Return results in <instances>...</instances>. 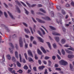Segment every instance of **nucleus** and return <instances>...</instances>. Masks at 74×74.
Masks as SVG:
<instances>
[{
    "instance_id": "864d4df0",
    "label": "nucleus",
    "mask_w": 74,
    "mask_h": 74,
    "mask_svg": "<svg viewBox=\"0 0 74 74\" xmlns=\"http://www.w3.org/2000/svg\"><path fill=\"white\" fill-rule=\"evenodd\" d=\"M29 62H34V61L32 58H30L29 59Z\"/></svg>"
},
{
    "instance_id": "393cba45",
    "label": "nucleus",
    "mask_w": 74,
    "mask_h": 74,
    "mask_svg": "<svg viewBox=\"0 0 74 74\" xmlns=\"http://www.w3.org/2000/svg\"><path fill=\"white\" fill-rule=\"evenodd\" d=\"M61 42L62 44H64L66 42V40L64 39H63L61 40Z\"/></svg>"
},
{
    "instance_id": "f3484780",
    "label": "nucleus",
    "mask_w": 74,
    "mask_h": 74,
    "mask_svg": "<svg viewBox=\"0 0 74 74\" xmlns=\"http://www.w3.org/2000/svg\"><path fill=\"white\" fill-rule=\"evenodd\" d=\"M69 66L71 71H73L74 70V69H73V65L71 64H70Z\"/></svg>"
},
{
    "instance_id": "13d9d810",
    "label": "nucleus",
    "mask_w": 74,
    "mask_h": 74,
    "mask_svg": "<svg viewBox=\"0 0 74 74\" xmlns=\"http://www.w3.org/2000/svg\"><path fill=\"white\" fill-rule=\"evenodd\" d=\"M16 37V35L15 34H14L12 36V38L14 39V38H15Z\"/></svg>"
},
{
    "instance_id": "bb28decb",
    "label": "nucleus",
    "mask_w": 74,
    "mask_h": 74,
    "mask_svg": "<svg viewBox=\"0 0 74 74\" xmlns=\"http://www.w3.org/2000/svg\"><path fill=\"white\" fill-rule=\"evenodd\" d=\"M12 60L13 62H16L15 58L14 57H12Z\"/></svg>"
},
{
    "instance_id": "5701e85b",
    "label": "nucleus",
    "mask_w": 74,
    "mask_h": 74,
    "mask_svg": "<svg viewBox=\"0 0 74 74\" xmlns=\"http://www.w3.org/2000/svg\"><path fill=\"white\" fill-rule=\"evenodd\" d=\"M40 30L41 32H42L43 35H45V31L44 30V29H42L41 28H40Z\"/></svg>"
},
{
    "instance_id": "0e129e2a",
    "label": "nucleus",
    "mask_w": 74,
    "mask_h": 74,
    "mask_svg": "<svg viewBox=\"0 0 74 74\" xmlns=\"http://www.w3.org/2000/svg\"><path fill=\"white\" fill-rule=\"evenodd\" d=\"M44 74H48V71H47V69H46L45 70V71L44 72Z\"/></svg>"
},
{
    "instance_id": "ea45409f",
    "label": "nucleus",
    "mask_w": 74,
    "mask_h": 74,
    "mask_svg": "<svg viewBox=\"0 0 74 74\" xmlns=\"http://www.w3.org/2000/svg\"><path fill=\"white\" fill-rule=\"evenodd\" d=\"M22 23L23 25H24V26H25V27H27L28 26L27 25L26 23L23 22Z\"/></svg>"
},
{
    "instance_id": "e2e57ef3",
    "label": "nucleus",
    "mask_w": 74,
    "mask_h": 74,
    "mask_svg": "<svg viewBox=\"0 0 74 74\" xmlns=\"http://www.w3.org/2000/svg\"><path fill=\"white\" fill-rule=\"evenodd\" d=\"M42 63H43L45 64H47V62L45 61H42Z\"/></svg>"
},
{
    "instance_id": "774afa93",
    "label": "nucleus",
    "mask_w": 74,
    "mask_h": 74,
    "mask_svg": "<svg viewBox=\"0 0 74 74\" xmlns=\"http://www.w3.org/2000/svg\"><path fill=\"white\" fill-rule=\"evenodd\" d=\"M38 63L39 64H41V63H42L41 61L40 60H38Z\"/></svg>"
},
{
    "instance_id": "09e8293b",
    "label": "nucleus",
    "mask_w": 74,
    "mask_h": 74,
    "mask_svg": "<svg viewBox=\"0 0 74 74\" xmlns=\"http://www.w3.org/2000/svg\"><path fill=\"white\" fill-rule=\"evenodd\" d=\"M65 7H70V5L68 3L65 5Z\"/></svg>"
},
{
    "instance_id": "4d7b16f0",
    "label": "nucleus",
    "mask_w": 74,
    "mask_h": 74,
    "mask_svg": "<svg viewBox=\"0 0 74 74\" xmlns=\"http://www.w3.org/2000/svg\"><path fill=\"white\" fill-rule=\"evenodd\" d=\"M34 37L32 36H31V38H30V40L31 41H32L33 39H34Z\"/></svg>"
},
{
    "instance_id": "5fc2aeb1",
    "label": "nucleus",
    "mask_w": 74,
    "mask_h": 74,
    "mask_svg": "<svg viewBox=\"0 0 74 74\" xmlns=\"http://www.w3.org/2000/svg\"><path fill=\"white\" fill-rule=\"evenodd\" d=\"M36 66H34L33 67V69L35 71H37V69H36Z\"/></svg>"
},
{
    "instance_id": "412c9836",
    "label": "nucleus",
    "mask_w": 74,
    "mask_h": 74,
    "mask_svg": "<svg viewBox=\"0 0 74 74\" xmlns=\"http://www.w3.org/2000/svg\"><path fill=\"white\" fill-rule=\"evenodd\" d=\"M44 68H45V66L43 65H42L38 67V69H40V70H43Z\"/></svg>"
},
{
    "instance_id": "c756f323",
    "label": "nucleus",
    "mask_w": 74,
    "mask_h": 74,
    "mask_svg": "<svg viewBox=\"0 0 74 74\" xmlns=\"http://www.w3.org/2000/svg\"><path fill=\"white\" fill-rule=\"evenodd\" d=\"M40 11H42V12H43V13H45V14H46V13H47L46 11H45V10H43L42 9H40Z\"/></svg>"
},
{
    "instance_id": "f257e3e1",
    "label": "nucleus",
    "mask_w": 74,
    "mask_h": 74,
    "mask_svg": "<svg viewBox=\"0 0 74 74\" xmlns=\"http://www.w3.org/2000/svg\"><path fill=\"white\" fill-rule=\"evenodd\" d=\"M19 42L20 47L21 48H23V43L22 38H20L19 40Z\"/></svg>"
},
{
    "instance_id": "9b49d317",
    "label": "nucleus",
    "mask_w": 74,
    "mask_h": 74,
    "mask_svg": "<svg viewBox=\"0 0 74 74\" xmlns=\"http://www.w3.org/2000/svg\"><path fill=\"white\" fill-rule=\"evenodd\" d=\"M37 52L39 55H42V52L39 49H37Z\"/></svg>"
},
{
    "instance_id": "3c124183",
    "label": "nucleus",
    "mask_w": 74,
    "mask_h": 74,
    "mask_svg": "<svg viewBox=\"0 0 74 74\" xmlns=\"http://www.w3.org/2000/svg\"><path fill=\"white\" fill-rule=\"evenodd\" d=\"M52 59L53 60H55L56 59V56H52Z\"/></svg>"
},
{
    "instance_id": "4c0bfd02",
    "label": "nucleus",
    "mask_w": 74,
    "mask_h": 74,
    "mask_svg": "<svg viewBox=\"0 0 74 74\" xmlns=\"http://www.w3.org/2000/svg\"><path fill=\"white\" fill-rule=\"evenodd\" d=\"M4 13L5 18H8V15H7V13H6V12H4Z\"/></svg>"
},
{
    "instance_id": "052dcab7",
    "label": "nucleus",
    "mask_w": 74,
    "mask_h": 74,
    "mask_svg": "<svg viewBox=\"0 0 74 74\" xmlns=\"http://www.w3.org/2000/svg\"><path fill=\"white\" fill-rule=\"evenodd\" d=\"M57 56L59 60H60L61 59V58H60V56L58 55H57Z\"/></svg>"
},
{
    "instance_id": "6ab92c4d",
    "label": "nucleus",
    "mask_w": 74,
    "mask_h": 74,
    "mask_svg": "<svg viewBox=\"0 0 74 74\" xmlns=\"http://www.w3.org/2000/svg\"><path fill=\"white\" fill-rule=\"evenodd\" d=\"M56 41L57 42H59V38L58 36H56L55 37Z\"/></svg>"
},
{
    "instance_id": "72a5a7b5",
    "label": "nucleus",
    "mask_w": 74,
    "mask_h": 74,
    "mask_svg": "<svg viewBox=\"0 0 74 74\" xmlns=\"http://www.w3.org/2000/svg\"><path fill=\"white\" fill-rule=\"evenodd\" d=\"M29 29H30V31H31V32L32 34H33V33H34L33 31V29H32V27H31L29 26Z\"/></svg>"
},
{
    "instance_id": "aec40b11",
    "label": "nucleus",
    "mask_w": 74,
    "mask_h": 74,
    "mask_svg": "<svg viewBox=\"0 0 74 74\" xmlns=\"http://www.w3.org/2000/svg\"><path fill=\"white\" fill-rule=\"evenodd\" d=\"M58 10L59 11H60V10H61V7H60V6H59L58 5H57V6H56Z\"/></svg>"
},
{
    "instance_id": "0eeeda50",
    "label": "nucleus",
    "mask_w": 74,
    "mask_h": 74,
    "mask_svg": "<svg viewBox=\"0 0 74 74\" xmlns=\"http://www.w3.org/2000/svg\"><path fill=\"white\" fill-rule=\"evenodd\" d=\"M40 49L44 53H47V51L46 50L44 49V48L43 47L41 46L40 47Z\"/></svg>"
},
{
    "instance_id": "a18cd8bd",
    "label": "nucleus",
    "mask_w": 74,
    "mask_h": 74,
    "mask_svg": "<svg viewBox=\"0 0 74 74\" xmlns=\"http://www.w3.org/2000/svg\"><path fill=\"white\" fill-rule=\"evenodd\" d=\"M34 56H35V59L36 60H37V59H38V57H37V55L35 54Z\"/></svg>"
},
{
    "instance_id": "7c9ffc66",
    "label": "nucleus",
    "mask_w": 74,
    "mask_h": 74,
    "mask_svg": "<svg viewBox=\"0 0 74 74\" xmlns=\"http://www.w3.org/2000/svg\"><path fill=\"white\" fill-rule=\"evenodd\" d=\"M7 58L8 59V60H10L11 59V56L10 55H7Z\"/></svg>"
},
{
    "instance_id": "680f3d73",
    "label": "nucleus",
    "mask_w": 74,
    "mask_h": 74,
    "mask_svg": "<svg viewBox=\"0 0 74 74\" xmlns=\"http://www.w3.org/2000/svg\"><path fill=\"white\" fill-rule=\"evenodd\" d=\"M71 5L72 6H73V7H74V2L73 1H72L71 2Z\"/></svg>"
},
{
    "instance_id": "de8ad7c7",
    "label": "nucleus",
    "mask_w": 74,
    "mask_h": 74,
    "mask_svg": "<svg viewBox=\"0 0 74 74\" xmlns=\"http://www.w3.org/2000/svg\"><path fill=\"white\" fill-rule=\"evenodd\" d=\"M53 46L54 48L55 49L56 47V45L55 44V43H54L53 44Z\"/></svg>"
},
{
    "instance_id": "e433bc0d",
    "label": "nucleus",
    "mask_w": 74,
    "mask_h": 74,
    "mask_svg": "<svg viewBox=\"0 0 74 74\" xmlns=\"http://www.w3.org/2000/svg\"><path fill=\"white\" fill-rule=\"evenodd\" d=\"M23 69H25V70H27V69H29V68H28L27 66L26 65H25L24 66Z\"/></svg>"
},
{
    "instance_id": "2f4dec72",
    "label": "nucleus",
    "mask_w": 74,
    "mask_h": 74,
    "mask_svg": "<svg viewBox=\"0 0 74 74\" xmlns=\"http://www.w3.org/2000/svg\"><path fill=\"white\" fill-rule=\"evenodd\" d=\"M37 33H38V34H39V35H40V36H41V37L43 36L42 34H41V32L39 30L38 31Z\"/></svg>"
},
{
    "instance_id": "a878e982",
    "label": "nucleus",
    "mask_w": 74,
    "mask_h": 74,
    "mask_svg": "<svg viewBox=\"0 0 74 74\" xmlns=\"http://www.w3.org/2000/svg\"><path fill=\"white\" fill-rule=\"evenodd\" d=\"M15 2H16V3L17 4H18V5H19V6H20V7H22V4H21V3H20V2H19V1H16Z\"/></svg>"
},
{
    "instance_id": "cd10ccee",
    "label": "nucleus",
    "mask_w": 74,
    "mask_h": 74,
    "mask_svg": "<svg viewBox=\"0 0 74 74\" xmlns=\"http://www.w3.org/2000/svg\"><path fill=\"white\" fill-rule=\"evenodd\" d=\"M74 57V56L72 55H68V58H69V59H72Z\"/></svg>"
},
{
    "instance_id": "6e6d98bb",
    "label": "nucleus",
    "mask_w": 74,
    "mask_h": 74,
    "mask_svg": "<svg viewBox=\"0 0 74 74\" xmlns=\"http://www.w3.org/2000/svg\"><path fill=\"white\" fill-rule=\"evenodd\" d=\"M9 49L10 53H11L12 54L13 53V51L12 50H11V48H9Z\"/></svg>"
},
{
    "instance_id": "bf43d9fd",
    "label": "nucleus",
    "mask_w": 74,
    "mask_h": 74,
    "mask_svg": "<svg viewBox=\"0 0 74 74\" xmlns=\"http://www.w3.org/2000/svg\"><path fill=\"white\" fill-rule=\"evenodd\" d=\"M62 30L63 32H66V29L64 28V27H62Z\"/></svg>"
},
{
    "instance_id": "a211bd4d",
    "label": "nucleus",
    "mask_w": 74,
    "mask_h": 74,
    "mask_svg": "<svg viewBox=\"0 0 74 74\" xmlns=\"http://www.w3.org/2000/svg\"><path fill=\"white\" fill-rule=\"evenodd\" d=\"M24 10L25 11V13L27 14V15H29V12L25 8H24Z\"/></svg>"
},
{
    "instance_id": "4be33fe9",
    "label": "nucleus",
    "mask_w": 74,
    "mask_h": 74,
    "mask_svg": "<svg viewBox=\"0 0 74 74\" xmlns=\"http://www.w3.org/2000/svg\"><path fill=\"white\" fill-rule=\"evenodd\" d=\"M25 32H27V33H30V32L28 29H25Z\"/></svg>"
},
{
    "instance_id": "b1692460",
    "label": "nucleus",
    "mask_w": 74,
    "mask_h": 74,
    "mask_svg": "<svg viewBox=\"0 0 74 74\" xmlns=\"http://www.w3.org/2000/svg\"><path fill=\"white\" fill-rule=\"evenodd\" d=\"M49 27L51 30H56V28L54 27L51 26H49Z\"/></svg>"
},
{
    "instance_id": "49530a36",
    "label": "nucleus",
    "mask_w": 74,
    "mask_h": 74,
    "mask_svg": "<svg viewBox=\"0 0 74 74\" xmlns=\"http://www.w3.org/2000/svg\"><path fill=\"white\" fill-rule=\"evenodd\" d=\"M62 52L63 55H65V51H64L63 49H62Z\"/></svg>"
},
{
    "instance_id": "dca6fc26",
    "label": "nucleus",
    "mask_w": 74,
    "mask_h": 74,
    "mask_svg": "<svg viewBox=\"0 0 74 74\" xmlns=\"http://www.w3.org/2000/svg\"><path fill=\"white\" fill-rule=\"evenodd\" d=\"M46 43L47 44L48 46L50 48V49H52V48H51V44H50V43H49V42H46Z\"/></svg>"
},
{
    "instance_id": "4468645a",
    "label": "nucleus",
    "mask_w": 74,
    "mask_h": 74,
    "mask_svg": "<svg viewBox=\"0 0 74 74\" xmlns=\"http://www.w3.org/2000/svg\"><path fill=\"white\" fill-rule=\"evenodd\" d=\"M15 54L16 58L18 59L19 58V56H18V53L17 51H15Z\"/></svg>"
},
{
    "instance_id": "f03ea898",
    "label": "nucleus",
    "mask_w": 74,
    "mask_h": 74,
    "mask_svg": "<svg viewBox=\"0 0 74 74\" xmlns=\"http://www.w3.org/2000/svg\"><path fill=\"white\" fill-rule=\"evenodd\" d=\"M60 64L63 65V66H66V65L68 64V63L67 62L63 60H61L60 61Z\"/></svg>"
},
{
    "instance_id": "423d86ee",
    "label": "nucleus",
    "mask_w": 74,
    "mask_h": 74,
    "mask_svg": "<svg viewBox=\"0 0 74 74\" xmlns=\"http://www.w3.org/2000/svg\"><path fill=\"white\" fill-rule=\"evenodd\" d=\"M28 53L29 55V56H31L32 58H33V54H32V52L31 51V50H29L28 51Z\"/></svg>"
},
{
    "instance_id": "f8f14e48",
    "label": "nucleus",
    "mask_w": 74,
    "mask_h": 74,
    "mask_svg": "<svg viewBox=\"0 0 74 74\" xmlns=\"http://www.w3.org/2000/svg\"><path fill=\"white\" fill-rule=\"evenodd\" d=\"M37 38L40 40V42H42L43 43L44 42V40H43L42 39L41 37L37 36Z\"/></svg>"
},
{
    "instance_id": "473e14b6",
    "label": "nucleus",
    "mask_w": 74,
    "mask_h": 74,
    "mask_svg": "<svg viewBox=\"0 0 74 74\" xmlns=\"http://www.w3.org/2000/svg\"><path fill=\"white\" fill-rule=\"evenodd\" d=\"M9 44L10 45V47H11L12 48V49H14V45H13L12 43H9Z\"/></svg>"
},
{
    "instance_id": "ddd939ff",
    "label": "nucleus",
    "mask_w": 74,
    "mask_h": 74,
    "mask_svg": "<svg viewBox=\"0 0 74 74\" xmlns=\"http://www.w3.org/2000/svg\"><path fill=\"white\" fill-rule=\"evenodd\" d=\"M52 34L54 36H55L56 35V36H60V34L58 33H56L55 32H53Z\"/></svg>"
},
{
    "instance_id": "a19ab883",
    "label": "nucleus",
    "mask_w": 74,
    "mask_h": 74,
    "mask_svg": "<svg viewBox=\"0 0 74 74\" xmlns=\"http://www.w3.org/2000/svg\"><path fill=\"white\" fill-rule=\"evenodd\" d=\"M41 27H43V29H45V31L47 33H48V31H47V29H46V28H45V27H44L42 25Z\"/></svg>"
},
{
    "instance_id": "39448f33",
    "label": "nucleus",
    "mask_w": 74,
    "mask_h": 74,
    "mask_svg": "<svg viewBox=\"0 0 74 74\" xmlns=\"http://www.w3.org/2000/svg\"><path fill=\"white\" fill-rule=\"evenodd\" d=\"M58 15L60 19H63V18H64L63 16V15L61 14L60 13L58 12Z\"/></svg>"
},
{
    "instance_id": "69168bd1",
    "label": "nucleus",
    "mask_w": 74,
    "mask_h": 74,
    "mask_svg": "<svg viewBox=\"0 0 74 74\" xmlns=\"http://www.w3.org/2000/svg\"><path fill=\"white\" fill-rule=\"evenodd\" d=\"M19 73H23V71L21 69H19Z\"/></svg>"
},
{
    "instance_id": "603ef678",
    "label": "nucleus",
    "mask_w": 74,
    "mask_h": 74,
    "mask_svg": "<svg viewBox=\"0 0 74 74\" xmlns=\"http://www.w3.org/2000/svg\"><path fill=\"white\" fill-rule=\"evenodd\" d=\"M5 30H7V31L8 32H10V31L9 30V29L7 27H5Z\"/></svg>"
},
{
    "instance_id": "9d476101",
    "label": "nucleus",
    "mask_w": 74,
    "mask_h": 74,
    "mask_svg": "<svg viewBox=\"0 0 74 74\" xmlns=\"http://www.w3.org/2000/svg\"><path fill=\"white\" fill-rule=\"evenodd\" d=\"M23 41L24 43H25V48H26V49L27 48H28V45L26 43V41H25V39H24Z\"/></svg>"
},
{
    "instance_id": "2eb2a0df",
    "label": "nucleus",
    "mask_w": 74,
    "mask_h": 74,
    "mask_svg": "<svg viewBox=\"0 0 74 74\" xmlns=\"http://www.w3.org/2000/svg\"><path fill=\"white\" fill-rule=\"evenodd\" d=\"M65 51H66V53H70V54H73V52H72V51H70L67 49H65Z\"/></svg>"
},
{
    "instance_id": "c9c22d12",
    "label": "nucleus",
    "mask_w": 74,
    "mask_h": 74,
    "mask_svg": "<svg viewBox=\"0 0 74 74\" xmlns=\"http://www.w3.org/2000/svg\"><path fill=\"white\" fill-rule=\"evenodd\" d=\"M19 58H20V62H22V56H21V54H19Z\"/></svg>"
},
{
    "instance_id": "8fccbe9b",
    "label": "nucleus",
    "mask_w": 74,
    "mask_h": 74,
    "mask_svg": "<svg viewBox=\"0 0 74 74\" xmlns=\"http://www.w3.org/2000/svg\"><path fill=\"white\" fill-rule=\"evenodd\" d=\"M11 73H12L13 74H18L17 73H15V70H12V71H11Z\"/></svg>"
},
{
    "instance_id": "f704fd0d",
    "label": "nucleus",
    "mask_w": 74,
    "mask_h": 74,
    "mask_svg": "<svg viewBox=\"0 0 74 74\" xmlns=\"http://www.w3.org/2000/svg\"><path fill=\"white\" fill-rule=\"evenodd\" d=\"M67 49L70 50L71 51H74V48L73 47H70Z\"/></svg>"
},
{
    "instance_id": "338daca9",
    "label": "nucleus",
    "mask_w": 74,
    "mask_h": 74,
    "mask_svg": "<svg viewBox=\"0 0 74 74\" xmlns=\"http://www.w3.org/2000/svg\"><path fill=\"white\" fill-rule=\"evenodd\" d=\"M64 47L66 48H68V47H69V45L68 44H66L64 45Z\"/></svg>"
},
{
    "instance_id": "79ce46f5",
    "label": "nucleus",
    "mask_w": 74,
    "mask_h": 74,
    "mask_svg": "<svg viewBox=\"0 0 74 74\" xmlns=\"http://www.w3.org/2000/svg\"><path fill=\"white\" fill-rule=\"evenodd\" d=\"M20 2L22 4H23V5H24V7H26L27 6H26V4H25V3H24L23 2L21 1H20Z\"/></svg>"
},
{
    "instance_id": "37998d69",
    "label": "nucleus",
    "mask_w": 74,
    "mask_h": 74,
    "mask_svg": "<svg viewBox=\"0 0 74 74\" xmlns=\"http://www.w3.org/2000/svg\"><path fill=\"white\" fill-rule=\"evenodd\" d=\"M46 20H47V21H51V19L49 17H46Z\"/></svg>"
},
{
    "instance_id": "c85d7f7f",
    "label": "nucleus",
    "mask_w": 74,
    "mask_h": 74,
    "mask_svg": "<svg viewBox=\"0 0 74 74\" xmlns=\"http://www.w3.org/2000/svg\"><path fill=\"white\" fill-rule=\"evenodd\" d=\"M17 65L19 67H21V64L19 63L18 61H17Z\"/></svg>"
},
{
    "instance_id": "c03bdc74",
    "label": "nucleus",
    "mask_w": 74,
    "mask_h": 74,
    "mask_svg": "<svg viewBox=\"0 0 74 74\" xmlns=\"http://www.w3.org/2000/svg\"><path fill=\"white\" fill-rule=\"evenodd\" d=\"M50 58V57L47 56L45 57V59L46 60H48V59H49Z\"/></svg>"
},
{
    "instance_id": "20e7f679",
    "label": "nucleus",
    "mask_w": 74,
    "mask_h": 74,
    "mask_svg": "<svg viewBox=\"0 0 74 74\" xmlns=\"http://www.w3.org/2000/svg\"><path fill=\"white\" fill-rule=\"evenodd\" d=\"M36 20L38 21V22L39 23H45V22L44 21H42L38 18H36Z\"/></svg>"
},
{
    "instance_id": "1a4fd4ad",
    "label": "nucleus",
    "mask_w": 74,
    "mask_h": 74,
    "mask_svg": "<svg viewBox=\"0 0 74 74\" xmlns=\"http://www.w3.org/2000/svg\"><path fill=\"white\" fill-rule=\"evenodd\" d=\"M16 10H17V11H18V13L20 14L21 12V10H20V9H19V8L17 6H16Z\"/></svg>"
},
{
    "instance_id": "7ed1b4c3",
    "label": "nucleus",
    "mask_w": 74,
    "mask_h": 74,
    "mask_svg": "<svg viewBox=\"0 0 74 74\" xmlns=\"http://www.w3.org/2000/svg\"><path fill=\"white\" fill-rule=\"evenodd\" d=\"M26 3L29 7L33 8L36 6V4H33L31 5L30 4V3H29L28 2H26Z\"/></svg>"
},
{
    "instance_id": "6e6552de",
    "label": "nucleus",
    "mask_w": 74,
    "mask_h": 74,
    "mask_svg": "<svg viewBox=\"0 0 74 74\" xmlns=\"http://www.w3.org/2000/svg\"><path fill=\"white\" fill-rule=\"evenodd\" d=\"M8 14H9V16H10V17H11V18L12 19H14V20H15V18H14V16H13V15H12L11 13H10V12L8 11Z\"/></svg>"
},
{
    "instance_id": "58836bf2",
    "label": "nucleus",
    "mask_w": 74,
    "mask_h": 74,
    "mask_svg": "<svg viewBox=\"0 0 74 74\" xmlns=\"http://www.w3.org/2000/svg\"><path fill=\"white\" fill-rule=\"evenodd\" d=\"M61 12L62 14H63V15H65V14H66V12H65V11H64V10H61Z\"/></svg>"
}]
</instances>
